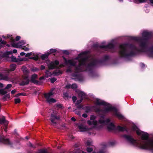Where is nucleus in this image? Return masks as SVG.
I'll return each instance as SVG.
<instances>
[{
	"mask_svg": "<svg viewBox=\"0 0 153 153\" xmlns=\"http://www.w3.org/2000/svg\"><path fill=\"white\" fill-rule=\"evenodd\" d=\"M152 33L147 31H144L142 33V37H133L132 39L138 42L139 48L134 45L128 44H122L120 45L119 54L122 57H126L133 56L137 52H146L150 57H153V46L148 48L147 39L150 37Z\"/></svg>",
	"mask_w": 153,
	"mask_h": 153,
	"instance_id": "1",
	"label": "nucleus"
},
{
	"mask_svg": "<svg viewBox=\"0 0 153 153\" xmlns=\"http://www.w3.org/2000/svg\"><path fill=\"white\" fill-rule=\"evenodd\" d=\"M65 63L61 65V67L65 65H75L78 64V66L75 68L76 72H79L87 70V68L96 65L99 61L92 57H88V52L86 51L81 53L76 58L67 60L65 58Z\"/></svg>",
	"mask_w": 153,
	"mask_h": 153,
	"instance_id": "2",
	"label": "nucleus"
},
{
	"mask_svg": "<svg viewBox=\"0 0 153 153\" xmlns=\"http://www.w3.org/2000/svg\"><path fill=\"white\" fill-rule=\"evenodd\" d=\"M96 118V116L94 115H91L90 120L87 121V123L89 126H92V127L88 128L87 126H84L82 124H80L78 126L79 131H88L91 130L93 128L101 127L105 125L107 126V128L109 131L115 130L120 131H126V127L118 126L116 127L112 123L110 122V120L108 119L105 120L103 117H102L99 120L98 122H97L95 120Z\"/></svg>",
	"mask_w": 153,
	"mask_h": 153,
	"instance_id": "3",
	"label": "nucleus"
},
{
	"mask_svg": "<svg viewBox=\"0 0 153 153\" xmlns=\"http://www.w3.org/2000/svg\"><path fill=\"white\" fill-rule=\"evenodd\" d=\"M132 129L136 131L137 134L141 136V139L144 141H137L130 136L124 135L123 137L131 145L138 147L143 149H148L153 150V140L148 139L149 134L146 132L141 131L135 125L132 127Z\"/></svg>",
	"mask_w": 153,
	"mask_h": 153,
	"instance_id": "4",
	"label": "nucleus"
},
{
	"mask_svg": "<svg viewBox=\"0 0 153 153\" xmlns=\"http://www.w3.org/2000/svg\"><path fill=\"white\" fill-rule=\"evenodd\" d=\"M95 104L97 105H103L105 108L103 110L104 113H107L110 111H112L114 115L120 119H122L123 118L120 113L114 108L112 107L109 104L106 102L104 101L97 98L96 99L94 100Z\"/></svg>",
	"mask_w": 153,
	"mask_h": 153,
	"instance_id": "5",
	"label": "nucleus"
},
{
	"mask_svg": "<svg viewBox=\"0 0 153 153\" xmlns=\"http://www.w3.org/2000/svg\"><path fill=\"white\" fill-rule=\"evenodd\" d=\"M7 38L10 39L11 44L12 47L17 48H22L25 51H28L29 50V48L26 47L28 44L24 40H21L18 43H16L15 39L12 38L11 36L8 35Z\"/></svg>",
	"mask_w": 153,
	"mask_h": 153,
	"instance_id": "6",
	"label": "nucleus"
},
{
	"mask_svg": "<svg viewBox=\"0 0 153 153\" xmlns=\"http://www.w3.org/2000/svg\"><path fill=\"white\" fill-rule=\"evenodd\" d=\"M54 88L52 89L49 93H45L44 94V97L46 99L47 102L50 103H51L55 102H56L55 99L52 98L54 93L53 92L54 90Z\"/></svg>",
	"mask_w": 153,
	"mask_h": 153,
	"instance_id": "7",
	"label": "nucleus"
},
{
	"mask_svg": "<svg viewBox=\"0 0 153 153\" xmlns=\"http://www.w3.org/2000/svg\"><path fill=\"white\" fill-rule=\"evenodd\" d=\"M59 118L60 117L59 114L56 111L53 112L51 116L50 120L52 124L53 125H55Z\"/></svg>",
	"mask_w": 153,
	"mask_h": 153,
	"instance_id": "8",
	"label": "nucleus"
},
{
	"mask_svg": "<svg viewBox=\"0 0 153 153\" xmlns=\"http://www.w3.org/2000/svg\"><path fill=\"white\" fill-rule=\"evenodd\" d=\"M22 70L25 75V76L24 78L23 82L24 84H27L29 83V82L28 76L29 73V71L27 68L25 66H23L22 68Z\"/></svg>",
	"mask_w": 153,
	"mask_h": 153,
	"instance_id": "9",
	"label": "nucleus"
},
{
	"mask_svg": "<svg viewBox=\"0 0 153 153\" xmlns=\"http://www.w3.org/2000/svg\"><path fill=\"white\" fill-rule=\"evenodd\" d=\"M76 91L78 94L79 96L81 98L80 100H77L76 102V104L78 105L82 102L83 98H87V96L83 92L79 90Z\"/></svg>",
	"mask_w": 153,
	"mask_h": 153,
	"instance_id": "10",
	"label": "nucleus"
},
{
	"mask_svg": "<svg viewBox=\"0 0 153 153\" xmlns=\"http://www.w3.org/2000/svg\"><path fill=\"white\" fill-rule=\"evenodd\" d=\"M105 42H103L102 45L100 46V47L103 48L106 50H108V49H111L112 52H114L113 49H114V47L113 44L111 43H109L107 46L105 45Z\"/></svg>",
	"mask_w": 153,
	"mask_h": 153,
	"instance_id": "11",
	"label": "nucleus"
},
{
	"mask_svg": "<svg viewBox=\"0 0 153 153\" xmlns=\"http://www.w3.org/2000/svg\"><path fill=\"white\" fill-rule=\"evenodd\" d=\"M59 62L57 60L55 61L54 62H51L48 64V66L50 69H53L56 67L59 64Z\"/></svg>",
	"mask_w": 153,
	"mask_h": 153,
	"instance_id": "12",
	"label": "nucleus"
},
{
	"mask_svg": "<svg viewBox=\"0 0 153 153\" xmlns=\"http://www.w3.org/2000/svg\"><path fill=\"white\" fill-rule=\"evenodd\" d=\"M0 123L4 124L5 126H7L8 124V122L6 120L4 117L2 116L0 118Z\"/></svg>",
	"mask_w": 153,
	"mask_h": 153,
	"instance_id": "13",
	"label": "nucleus"
},
{
	"mask_svg": "<svg viewBox=\"0 0 153 153\" xmlns=\"http://www.w3.org/2000/svg\"><path fill=\"white\" fill-rule=\"evenodd\" d=\"M45 73V74L44 76H43L40 78V80L45 79L46 78H48L49 77L51 76L52 74L48 70L46 71Z\"/></svg>",
	"mask_w": 153,
	"mask_h": 153,
	"instance_id": "14",
	"label": "nucleus"
},
{
	"mask_svg": "<svg viewBox=\"0 0 153 153\" xmlns=\"http://www.w3.org/2000/svg\"><path fill=\"white\" fill-rule=\"evenodd\" d=\"M0 142H2L4 144H10V143L9 139L4 138H0Z\"/></svg>",
	"mask_w": 153,
	"mask_h": 153,
	"instance_id": "15",
	"label": "nucleus"
},
{
	"mask_svg": "<svg viewBox=\"0 0 153 153\" xmlns=\"http://www.w3.org/2000/svg\"><path fill=\"white\" fill-rule=\"evenodd\" d=\"M3 87V85L1 83H0V88ZM7 91L6 90L5 88L4 89H1L0 90V93L4 95L6 94Z\"/></svg>",
	"mask_w": 153,
	"mask_h": 153,
	"instance_id": "16",
	"label": "nucleus"
},
{
	"mask_svg": "<svg viewBox=\"0 0 153 153\" xmlns=\"http://www.w3.org/2000/svg\"><path fill=\"white\" fill-rule=\"evenodd\" d=\"M16 68V65L15 64H12L10 66V69H7L5 71L6 72L9 73L10 71H14Z\"/></svg>",
	"mask_w": 153,
	"mask_h": 153,
	"instance_id": "17",
	"label": "nucleus"
},
{
	"mask_svg": "<svg viewBox=\"0 0 153 153\" xmlns=\"http://www.w3.org/2000/svg\"><path fill=\"white\" fill-rule=\"evenodd\" d=\"M87 151L88 153H91V152L92 151V149L91 148H88L87 149ZM105 150L103 149L102 150L96 153L95 152L93 153H104Z\"/></svg>",
	"mask_w": 153,
	"mask_h": 153,
	"instance_id": "18",
	"label": "nucleus"
},
{
	"mask_svg": "<svg viewBox=\"0 0 153 153\" xmlns=\"http://www.w3.org/2000/svg\"><path fill=\"white\" fill-rule=\"evenodd\" d=\"M0 79H3L5 80H9L10 79L7 75H4L3 74H0Z\"/></svg>",
	"mask_w": 153,
	"mask_h": 153,
	"instance_id": "19",
	"label": "nucleus"
},
{
	"mask_svg": "<svg viewBox=\"0 0 153 153\" xmlns=\"http://www.w3.org/2000/svg\"><path fill=\"white\" fill-rule=\"evenodd\" d=\"M147 0H134V1L136 3H143L145 2ZM151 3L153 4V0H149Z\"/></svg>",
	"mask_w": 153,
	"mask_h": 153,
	"instance_id": "20",
	"label": "nucleus"
},
{
	"mask_svg": "<svg viewBox=\"0 0 153 153\" xmlns=\"http://www.w3.org/2000/svg\"><path fill=\"white\" fill-rule=\"evenodd\" d=\"M37 77V75L36 74H34L32 75L31 76V80L32 82L35 83L36 82V81L35 80L36 79Z\"/></svg>",
	"mask_w": 153,
	"mask_h": 153,
	"instance_id": "21",
	"label": "nucleus"
},
{
	"mask_svg": "<svg viewBox=\"0 0 153 153\" xmlns=\"http://www.w3.org/2000/svg\"><path fill=\"white\" fill-rule=\"evenodd\" d=\"M50 54L49 53H45L42 55L41 56V58L43 60H44L46 59L47 58L49 55Z\"/></svg>",
	"mask_w": 153,
	"mask_h": 153,
	"instance_id": "22",
	"label": "nucleus"
},
{
	"mask_svg": "<svg viewBox=\"0 0 153 153\" xmlns=\"http://www.w3.org/2000/svg\"><path fill=\"white\" fill-rule=\"evenodd\" d=\"M10 60L13 62H17L18 61V59L16 58L14 56H12L10 57Z\"/></svg>",
	"mask_w": 153,
	"mask_h": 153,
	"instance_id": "23",
	"label": "nucleus"
},
{
	"mask_svg": "<svg viewBox=\"0 0 153 153\" xmlns=\"http://www.w3.org/2000/svg\"><path fill=\"white\" fill-rule=\"evenodd\" d=\"M6 44V42L4 41H2L1 40H0V48L3 47V45Z\"/></svg>",
	"mask_w": 153,
	"mask_h": 153,
	"instance_id": "24",
	"label": "nucleus"
},
{
	"mask_svg": "<svg viewBox=\"0 0 153 153\" xmlns=\"http://www.w3.org/2000/svg\"><path fill=\"white\" fill-rule=\"evenodd\" d=\"M62 74V72L59 70H58L57 72L55 71L53 72V74L55 75H58Z\"/></svg>",
	"mask_w": 153,
	"mask_h": 153,
	"instance_id": "25",
	"label": "nucleus"
},
{
	"mask_svg": "<svg viewBox=\"0 0 153 153\" xmlns=\"http://www.w3.org/2000/svg\"><path fill=\"white\" fill-rule=\"evenodd\" d=\"M39 153H48L46 149H41L39 151Z\"/></svg>",
	"mask_w": 153,
	"mask_h": 153,
	"instance_id": "26",
	"label": "nucleus"
},
{
	"mask_svg": "<svg viewBox=\"0 0 153 153\" xmlns=\"http://www.w3.org/2000/svg\"><path fill=\"white\" fill-rule=\"evenodd\" d=\"M77 88V85L75 84H73L71 85V88L74 90L76 89Z\"/></svg>",
	"mask_w": 153,
	"mask_h": 153,
	"instance_id": "27",
	"label": "nucleus"
},
{
	"mask_svg": "<svg viewBox=\"0 0 153 153\" xmlns=\"http://www.w3.org/2000/svg\"><path fill=\"white\" fill-rule=\"evenodd\" d=\"M21 100L20 99L18 98L15 99V102L16 104H17L20 102Z\"/></svg>",
	"mask_w": 153,
	"mask_h": 153,
	"instance_id": "28",
	"label": "nucleus"
},
{
	"mask_svg": "<svg viewBox=\"0 0 153 153\" xmlns=\"http://www.w3.org/2000/svg\"><path fill=\"white\" fill-rule=\"evenodd\" d=\"M31 70L33 72H35L39 70V69L36 67H33L31 69Z\"/></svg>",
	"mask_w": 153,
	"mask_h": 153,
	"instance_id": "29",
	"label": "nucleus"
},
{
	"mask_svg": "<svg viewBox=\"0 0 153 153\" xmlns=\"http://www.w3.org/2000/svg\"><path fill=\"white\" fill-rule=\"evenodd\" d=\"M92 141H88L86 142V144L88 146H91L92 145Z\"/></svg>",
	"mask_w": 153,
	"mask_h": 153,
	"instance_id": "30",
	"label": "nucleus"
},
{
	"mask_svg": "<svg viewBox=\"0 0 153 153\" xmlns=\"http://www.w3.org/2000/svg\"><path fill=\"white\" fill-rule=\"evenodd\" d=\"M4 97V98H5L6 100L7 99H9L10 97V96L9 94H7L5 95Z\"/></svg>",
	"mask_w": 153,
	"mask_h": 153,
	"instance_id": "31",
	"label": "nucleus"
},
{
	"mask_svg": "<svg viewBox=\"0 0 153 153\" xmlns=\"http://www.w3.org/2000/svg\"><path fill=\"white\" fill-rule=\"evenodd\" d=\"M71 85L69 84H68L65 86V88L67 89H70L71 88Z\"/></svg>",
	"mask_w": 153,
	"mask_h": 153,
	"instance_id": "32",
	"label": "nucleus"
},
{
	"mask_svg": "<svg viewBox=\"0 0 153 153\" xmlns=\"http://www.w3.org/2000/svg\"><path fill=\"white\" fill-rule=\"evenodd\" d=\"M57 51L56 49H51L50 50V51L51 53H53Z\"/></svg>",
	"mask_w": 153,
	"mask_h": 153,
	"instance_id": "33",
	"label": "nucleus"
},
{
	"mask_svg": "<svg viewBox=\"0 0 153 153\" xmlns=\"http://www.w3.org/2000/svg\"><path fill=\"white\" fill-rule=\"evenodd\" d=\"M17 50L16 49L13 50V51H10V53L12 54V53H16L17 52Z\"/></svg>",
	"mask_w": 153,
	"mask_h": 153,
	"instance_id": "34",
	"label": "nucleus"
},
{
	"mask_svg": "<svg viewBox=\"0 0 153 153\" xmlns=\"http://www.w3.org/2000/svg\"><path fill=\"white\" fill-rule=\"evenodd\" d=\"M50 80L51 83H53L56 80V79L55 78H53L50 79Z\"/></svg>",
	"mask_w": 153,
	"mask_h": 153,
	"instance_id": "35",
	"label": "nucleus"
},
{
	"mask_svg": "<svg viewBox=\"0 0 153 153\" xmlns=\"http://www.w3.org/2000/svg\"><path fill=\"white\" fill-rule=\"evenodd\" d=\"M12 86V85L11 84H8L7 86L5 88V89H8L9 88H11Z\"/></svg>",
	"mask_w": 153,
	"mask_h": 153,
	"instance_id": "36",
	"label": "nucleus"
},
{
	"mask_svg": "<svg viewBox=\"0 0 153 153\" xmlns=\"http://www.w3.org/2000/svg\"><path fill=\"white\" fill-rule=\"evenodd\" d=\"M32 54V53H27V54H25V57H28L31 56Z\"/></svg>",
	"mask_w": 153,
	"mask_h": 153,
	"instance_id": "37",
	"label": "nucleus"
},
{
	"mask_svg": "<svg viewBox=\"0 0 153 153\" xmlns=\"http://www.w3.org/2000/svg\"><path fill=\"white\" fill-rule=\"evenodd\" d=\"M20 36H17L16 37V40L17 41H18L20 39Z\"/></svg>",
	"mask_w": 153,
	"mask_h": 153,
	"instance_id": "38",
	"label": "nucleus"
},
{
	"mask_svg": "<svg viewBox=\"0 0 153 153\" xmlns=\"http://www.w3.org/2000/svg\"><path fill=\"white\" fill-rule=\"evenodd\" d=\"M72 99L74 102H75L76 100V97L75 96H73L72 97Z\"/></svg>",
	"mask_w": 153,
	"mask_h": 153,
	"instance_id": "39",
	"label": "nucleus"
},
{
	"mask_svg": "<svg viewBox=\"0 0 153 153\" xmlns=\"http://www.w3.org/2000/svg\"><path fill=\"white\" fill-rule=\"evenodd\" d=\"M82 116L84 118H86L88 116L86 114H83L82 115Z\"/></svg>",
	"mask_w": 153,
	"mask_h": 153,
	"instance_id": "40",
	"label": "nucleus"
},
{
	"mask_svg": "<svg viewBox=\"0 0 153 153\" xmlns=\"http://www.w3.org/2000/svg\"><path fill=\"white\" fill-rule=\"evenodd\" d=\"M63 53L66 54H69L68 52L66 50L64 51L63 52Z\"/></svg>",
	"mask_w": 153,
	"mask_h": 153,
	"instance_id": "41",
	"label": "nucleus"
},
{
	"mask_svg": "<svg viewBox=\"0 0 153 153\" xmlns=\"http://www.w3.org/2000/svg\"><path fill=\"white\" fill-rule=\"evenodd\" d=\"M63 95L64 96L66 97H68V94L67 93H64Z\"/></svg>",
	"mask_w": 153,
	"mask_h": 153,
	"instance_id": "42",
	"label": "nucleus"
},
{
	"mask_svg": "<svg viewBox=\"0 0 153 153\" xmlns=\"http://www.w3.org/2000/svg\"><path fill=\"white\" fill-rule=\"evenodd\" d=\"M45 66L43 65H42L41 67V70H42L45 68Z\"/></svg>",
	"mask_w": 153,
	"mask_h": 153,
	"instance_id": "43",
	"label": "nucleus"
},
{
	"mask_svg": "<svg viewBox=\"0 0 153 153\" xmlns=\"http://www.w3.org/2000/svg\"><path fill=\"white\" fill-rule=\"evenodd\" d=\"M145 65L143 63L140 64V66L142 68H143L145 66Z\"/></svg>",
	"mask_w": 153,
	"mask_h": 153,
	"instance_id": "44",
	"label": "nucleus"
},
{
	"mask_svg": "<svg viewBox=\"0 0 153 153\" xmlns=\"http://www.w3.org/2000/svg\"><path fill=\"white\" fill-rule=\"evenodd\" d=\"M57 106L58 108H61L62 107V106L61 104H58L57 105Z\"/></svg>",
	"mask_w": 153,
	"mask_h": 153,
	"instance_id": "45",
	"label": "nucleus"
},
{
	"mask_svg": "<svg viewBox=\"0 0 153 153\" xmlns=\"http://www.w3.org/2000/svg\"><path fill=\"white\" fill-rule=\"evenodd\" d=\"M25 55V53L24 52H21L20 53V55L21 56H24Z\"/></svg>",
	"mask_w": 153,
	"mask_h": 153,
	"instance_id": "46",
	"label": "nucleus"
},
{
	"mask_svg": "<svg viewBox=\"0 0 153 153\" xmlns=\"http://www.w3.org/2000/svg\"><path fill=\"white\" fill-rule=\"evenodd\" d=\"M16 92V91L15 90H13L11 91V93L12 94H13L15 93Z\"/></svg>",
	"mask_w": 153,
	"mask_h": 153,
	"instance_id": "47",
	"label": "nucleus"
},
{
	"mask_svg": "<svg viewBox=\"0 0 153 153\" xmlns=\"http://www.w3.org/2000/svg\"><path fill=\"white\" fill-rule=\"evenodd\" d=\"M71 119L72 121H75L76 120V119L74 117H72Z\"/></svg>",
	"mask_w": 153,
	"mask_h": 153,
	"instance_id": "48",
	"label": "nucleus"
},
{
	"mask_svg": "<svg viewBox=\"0 0 153 153\" xmlns=\"http://www.w3.org/2000/svg\"><path fill=\"white\" fill-rule=\"evenodd\" d=\"M30 146L31 147H32L33 148H35L36 147L35 146H33L31 143H30Z\"/></svg>",
	"mask_w": 153,
	"mask_h": 153,
	"instance_id": "49",
	"label": "nucleus"
},
{
	"mask_svg": "<svg viewBox=\"0 0 153 153\" xmlns=\"http://www.w3.org/2000/svg\"><path fill=\"white\" fill-rule=\"evenodd\" d=\"M33 58L35 60H36L38 59V58L37 56H36V57L35 56V57H33Z\"/></svg>",
	"mask_w": 153,
	"mask_h": 153,
	"instance_id": "50",
	"label": "nucleus"
},
{
	"mask_svg": "<svg viewBox=\"0 0 153 153\" xmlns=\"http://www.w3.org/2000/svg\"><path fill=\"white\" fill-rule=\"evenodd\" d=\"M20 94H21V95L25 96L26 95V94L25 93H20Z\"/></svg>",
	"mask_w": 153,
	"mask_h": 153,
	"instance_id": "51",
	"label": "nucleus"
},
{
	"mask_svg": "<svg viewBox=\"0 0 153 153\" xmlns=\"http://www.w3.org/2000/svg\"><path fill=\"white\" fill-rule=\"evenodd\" d=\"M67 72H70L71 71V70L70 69L68 68V69H67Z\"/></svg>",
	"mask_w": 153,
	"mask_h": 153,
	"instance_id": "52",
	"label": "nucleus"
},
{
	"mask_svg": "<svg viewBox=\"0 0 153 153\" xmlns=\"http://www.w3.org/2000/svg\"><path fill=\"white\" fill-rule=\"evenodd\" d=\"M21 96V94L20 93H19V94L16 95L15 96L16 97H18V96Z\"/></svg>",
	"mask_w": 153,
	"mask_h": 153,
	"instance_id": "53",
	"label": "nucleus"
},
{
	"mask_svg": "<svg viewBox=\"0 0 153 153\" xmlns=\"http://www.w3.org/2000/svg\"><path fill=\"white\" fill-rule=\"evenodd\" d=\"M25 138H26V139H28V138H29V137H28L27 136V137H25Z\"/></svg>",
	"mask_w": 153,
	"mask_h": 153,
	"instance_id": "54",
	"label": "nucleus"
},
{
	"mask_svg": "<svg viewBox=\"0 0 153 153\" xmlns=\"http://www.w3.org/2000/svg\"><path fill=\"white\" fill-rule=\"evenodd\" d=\"M120 2H123V0H118Z\"/></svg>",
	"mask_w": 153,
	"mask_h": 153,
	"instance_id": "55",
	"label": "nucleus"
},
{
	"mask_svg": "<svg viewBox=\"0 0 153 153\" xmlns=\"http://www.w3.org/2000/svg\"><path fill=\"white\" fill-rule=\"evenodd\" d=\"M76 113L77 114H79V115L80 114V113H79V112H78V113Z\"/></svg>",
	"mask_w": 153,
	"mask_h": 153,
	"instance_id": "56",
	"label": "nucleus"
},
{
	"mask_svg": "<svg viewBox=\"0 0 153 153\" xmlns=\"http://www.w3.org/2000/svg\"><path fill=\"white\" fill-rule=\"evenodd\" d=\"M4 131H6V128L4 129Z\"/></svg>",
	"mask_w": 153,
	"mask_h": 153,
	"instance_id": "57",
	"label": "nucleus"
},
{
	"mask_svg": "<svg viewBox=\"0 0 153 153\" xmlns=\"http://www.w3.org/2000/svg\"><path fill=\"white\" fill-rule=\"evenodd\" d=\"M81 153H85L83 152H82Z\"/></svg>",
	"mask_w": 153,
	"mask_h": 153,
	"instance_id": "58",
	"label": "nucleus"
},
{
	"mask_svg": "<svg viewBox=\"0 0 153 153\" xmlns=\"http://www.w3.org/2000/svg\"><path fill=\"white\" fill-rule=\"evenodd\" d=\"M7 46H9V45H7Z\"/></svg>",
	"mask_w": 153,
	"mask_h": 153,
	"instance_id": "59",
	"label": "nucleus"
},
{
	"mask_svg": "<svg viewBox=\"0 0 153 153\" xmlns=\"http://www.w3.org/2000/svg\"><path fill=\"white\" fill-rule=\"evenodd\" d=\"M3 38H5V37H4V36H3Z\"/></svg>",
	"mask_w": 153,
	"mask_h": 153,
	"instance_id": "60",
	"label": "nucleus"
},
{
	"mask_svg": "<svg viewBox=\"0 0 153 153\" xmlns=\"http://www.w3.org/2000/svg\"><path fill=\"white\" fill-rule=\"evenodd\" d=\"M74 153H79V152H78V153H77V152H75Z\"/></svg>",
	"mask_w": 153,
	"mask_h": 153,
	"instance_id": "61",
	"label": "nucleus"
},
{
	"mask_svg": "<svg viewBox=\"0 0 153 153\" xmlns=\"http://www.w3.org/2000/svg\"><path fill=\"white\" fill-rule=\"evenodd\" d=\"M78 108H80V107L79 106V107H78Z\"/></svg>",
	"mask_w": 153,
	"mask_h": 153,
	"instance_id": "62",
	"label": "nucleus"
}]
</instances>
